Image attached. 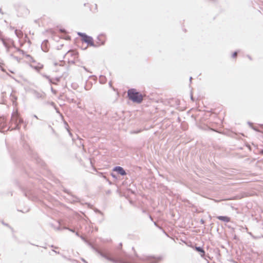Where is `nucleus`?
Listing matches in <instances>:
<instances>
[{"label":"nucleus","instance_id":"48","mask_svg":"<svg viewBox=\"0 0 263 263\" xmlns=\"http://www.w3.org/2000/svg\"><path fill=\"white\" fill-rule=\"evenodd\" d=\"M50 247L53 248L57 249L58 247L54 246V245H51Z\"/></svg>","mask_w":263,"mask_h":263},{"label":"nucleus","instance_id":"6","mask_svg":"<svg viewBox=\"0 0 263 263\" xmlns=\"http://www.w3.org/2000/svg\"><path fill=\"white\" fill-rule=\"evenodd\" d=\"M12 118L15 124V126L13 129L19 130L21 128V124L23 123L24 122L23 119L17 115L13 116V114H12Z\"/></svg>","mask_w":263,"mask_h":263},{"label":"nucleus","instance_id":"10","mask_svg":"<svg viewBox=\"0 0 263 263\" xmlns=\"http://www.w3.org/2000/svg\"><path fill=\"white\" fill-rule=\"evenodd\" d=\"M18 16H25L29 14V10L26 6L20 7L18 9Z\"/></svg>","mask_w":263,"mask_h":263},{"label":"nucleus","instance_id":"45","mask_svg":"<svg viewBox=\"0 0 263 263\" xmlns=\"http://www.w3.org/2000/svg\"><path fill=\"white\" fill-rule=\"evenodd\" d=\"M52 251L53 252H54L55 253H56V254H60V252H59V251H55V250H52Z\"/></svg>","mask_w":263,"mask_h":263},{"label":"nucleus","instance_id":"42","mask_svg":"<svg viewBox=\"0 0 263 263\" xmlns=\"http://www.w3.org/2000/svg\"><path fill=\"white\" fill-rule=\"evenodd\" d=\"M248 124L249 125V126L251 127V126H253V124L252 122L248 121Z\"/></svg>","mask_w":263,"mask_h":263},{"label":"nucleus","instance_id":"19","mask_svg":"<svg viewBox=\"0 0 263 263\" xmlns=\"http://www.w3.org/2000/svg\"><path fill=\"white\" fill-rule=\"evenodd\" d=\"M107 81V79L105 76L101 75L99 77V82L101 84H105Z\"/></svg>","mask_w":263,"mask_h":263},{"label":"nucleus","instance_id":"50","mask_svg":"<svg viewBox=\"0 0 263 263\" xmlns=\"http://www.w3.org/2000/svg\"><path fill=\"white\" fill-rule=\"evenodd\" d=\"M81 259L84 263H88L84 258H82Z\"/></svg>","mask_w":263,"mask_h":263},{"label":"nucleus","instance_id":"60","mask_svg":"<svg viewBox=\"0 0 263 263\" xmlns=\"http://www.w3.org/2000/svg\"><path fill=\"white\" fill-rule=\"evenodd\" d=\"M51 129H52V132H53V133H54V130L53 129V128H51Z\"/></svg>","mask_w":263,"mask_h":263},{"label":"nucleus","instance_id":"34","mask_svg":"<svg viewBox=\"0 0 263 263\" xmlns=\"http://www.w3.org/2000/svg\"><path fill=\"white\" fill-rule=\"evenodd\" d=\"M54 80L57 81V82H60V80H61V77H55L54 78Z\"/></svg>","mask_w":263,"mask_h":263},{"label":"nucleus","instance_id":"40","mask_svg":"<svg viewBox=\"0 0 263 263\" xmlns=\"http://www.w3.org/2000/svg\"><path fill=\"white\" fill-rule=\"evenodd\" d=\"M43 67V66L42 65L41 67L39 69H38L36 66L34 67V68L36 70H39L40 69H42Z\"/></svg>","mask_w":263,"mask_h":263},{"label":"nucleus","instance_id":"47","mask_svg":"<svg viewBox=\"0 0 263 263\" xmlns=\"http://www.w3.org/2000/svg\"><path fill=\"white\" fill-rule=\"evenodd\" d=\"M148 217L149 218V219H151L152 221H153V219L152 216L151 215L148 214Z\"/></svg>","mask_w":263,"mask_h":263},{"label":"nucleus","instance_id":"3","mask_svg":"<svg viewBox=\"0 0 263 263\" xmlns=\"http://www.w3.org/2000/svg\"><path fill=\"white\" fill-rule=\"evenodd\" d=\"M18 186L21 190L24 195L32 201H35L37 198L34 191L30 186L22 185L18 184Z\"/></svg>","mask_w":263,"mask_h":263},{"label":"nucleus","instance_id":"59","mask_svg":"<svg viewBox=\"0 0 263 263\" xmlns=\"http://www.w3.org/2000/svg\"><path fill=\"white\" fill-rule=\"evenodd\" d=\"M54 65L55 66H57V65H58V63H57V62H55V63H54Z\"/></svg>","mask_w":263,"mask_h":263},{"label":"nucleus","instance_id":"63","mask_svg":"<svg viewBox=\"0 0 263 263\" xmlns=\"http://www.w3.org/2000/svg\"><path fill=\"white\" fill-rule=\"evenodd\" d=\"M259 126H260V127H263V124H260V125H259Z\"/></svg>","mask_w":263,"mask_h":263},{"label":"nucleus","instance_id":"58","mask_svg":"<svg viewBox=\"0 0 263 263\" xmlns=\"http://www.w3.org/2000/svg\"><path fill=\"white\" fill-rule=\"evenodd\" d=\"M192 78L191 77L190 78V82H191V81H192Z\"/></svg>","mask_w":263,"mask_h":263},{"label":"nucleus","instance_id":"52","mask_svg":"<svg viewBox=\"0 0 263 263\" xmlns=\"http://www.w3.org/2000/svg\"><path fill=\"white\" fill-rule=\"evenodd\" d=\"M109 85L110 87H112V84H111V81L109 82Z\"/></svg>","mask_w":263,"mask_h":263},{"label":"nucleus","instance_id":"18","mask_svg":"<svg viewBox=\"0 0 263 263\" xmlns=\"http://www.w3.org/2000/svg\"><path fill=\"white\" fill-rule=\"evenodd\" d=\"M33 93L34 96L37 99L42 98L44 97L43 95L35 90L33 91Z\"/></svg>","mask_w":263,"mask_h":263},{"label":"nucleus","instance_id":"11","mask_svg":"<svg viewBox=\"0 0 263 263\" xmlns=\"http://www.w3.org/2000/svg\"><path fill=\"white\" fill-rule=\"evenodd\" d=\"M112 171L116 172L118 174L122 176H124L127 175L126 171L120 166H116L114 167Z\"/></svg>","mask_w":263,"mask_h":263},{"label":"nucleus","instance_id":"24","mask_svg":"<svg viewBox=\"0 0 263 263\" xmlns=\"http://www.w3.org/2000/svg\"><path fill=\"white\" fill-rule=\"evenodd\" d=\"M63 229H66V230H69V231H70V232H71L72 233H74L75 232V230L73 229L67 228V227H64Z\"/></svg>","mask_w":263,"mask_h":263},{"label":"nucleus","instance_id":"61","mask_svg":"<svg viewBox=\"0 0 263 263\" xmlns=\"http://www.w3.org/2000/svg\"><path fill=\"white\" fill-rule=\"evenodd\" d=\"M110 193V191L109 190L107 192V194H109Z\"/></svg>","mask_w":263,"mask_h":263},{"label":"nucleus","instance_id":"8","mask_svg":"<svg viewBox=\"0 0 263 263\" xmlns=\"http://www.w3.org/2000/svg\"><path fill=\"white\" fill-rule=\"evenodd\" d=\"M0 40L2 41L3 45L6 48L7 52H8L9 51L10 44H14V41L10 38L4 39L2 37H0Z\"/></svg>","mask_w":263,"mask_h":263},{"label":"nucleus","instance_id":"12","mask_svg":"<svg viewBox=\"0 0 263 263\" xmlns=\"http://www.w3.org/2000/svg\"><path fill=\"white\" fill-rule=\"evenodd\" d=\"M7 126V123L6 118L4 116H0V132H4Z\"/></svg>","mask_w":263,"mask_h":263},{"label":"nucleus","instance_id":"35","mask_svg":"<svg viewBox=\"0 0 263 263\" xmlns=\"http://www.w3.org/2000/svg\"><path fill=\"white\" fill-rule=\"evenodd\" d=\"M13 58H14V59L15 60H16V61H17L18 62H20V60H21V59H20V58H18V57H16V56H14V57H13Z\"/></svg>","mask_w":263,"mask_h":263},{"label":"nucleus","instance_id":"39","mask_svg":"<svg viewBox=\"0 0 263 263\" xmlns=\"http://www.w3.org/2000/svg\"><path fill=\"white\" fill-rule=\"evenodd\" d=\"M200 222L201 224H203L205 223V221L203 219H201L200 220Z\"/></svg>","mask_w":263,"mask_h":263},{"label":"nucleus","instance_id":"33","mask_svg":"<svg viewBox=\"0 0 263 263\" xmlns=\"http://www.w3.org/2000/svg\"><path fill=\"white\" fill-rule=\"evenodd\" d=\"M59 31L61 32H62V33H64L66 32V30L64 29V28H60L59 29Z\"/></svg>","mask_w":263,"mask_h":263},{"label":"nucleus","instance_id":"51","mask_svg":"<svg viewBox=\"0 0 263 263\" xmlns=\"http://www.w3.org/2000/svg\"><path fill=\"white\" fill-rule=\"evenodd\" d=\"M57 229L58 230H61L62 229V228L60 227H58V228H57Z\"/></svg>","mask_w":263,"mask_h":263},{"label":"nucleus","instance_id":"23","mask_svg":"<svg viewBox=\"0 0 263 263\" xmlns=\"http://www.w3.org/2000/svg\"><path fill=\"white\" fill-rule=\"evenodd\" d=\"M71 196L74 198V199L72 201V202H80V199L75 196L71 195Z\"/></svg>","mask_w":263,"mask_h":263},{"label":"nucleus","instance_id":"37","mask_svg":"<svg viewBox=\"0 0 263 263\" xmlns=\"http://www.w3.org/2000/svg\"><path fill=\"white\" fill-rule=\"evenodd\" d=\"M13 48H14L17 51V52H20V50H21V49H20L18 47H16L15 46H13Z\"/></svg>","mask_w":263,"mask_h":263},{"label":"nucleus","instance_id":"54","mask_svg":"<svg viewBox=\"0 0 263 263\" xmlns=\"http://www.w3.org/2000/svg\"><path fill=\"white\" fill-rule=\"evenodd\" d=\"M33 117H34V118H35L36 119H39L38 117H37V116L35 115H33Z\"/></svg>","mask_w":263,"mask_h":263},{"label":"nucleus","instance_id":"22","mask_svg":"<svg viewBox=\"0 0 263 263\" xmlns=\"http://www.w3.org/2000/svg\"><path fill=\"white\" fill-rule=\"evenodd\" d=\"M78 139L79 141V145L80 146H82L83 147V148H84V145L83 142H82L83 141V140L82 138H80L79 137H78Z\"/></svg>","mask_w":263,"mask_h":263},{"label":"nucleus","instance_id":"62","mask_svg":"<svg viewBox=\"0 0 263 263\" xmlns=\"http://www.w3.org/2000/svg\"><path fill=\"white\" fill-rule=\"evenodd\" d=\"M83 68H84L85 70H87V69H86V68L85 66H84V67H83Z\"/></svg>","mask_w":263,"mask_h":263},{"label":"nucleus","instance_id":"16","mask_svg":"<svg viewBox=\"0 0 263 263\" xmlns=\"http://www.w3.org/2000/svg\"><path fill=\"white\" fill-rule=\"evenodd\" d=\"M216 217L217 219L225 222H231V217L228 216H217Z\"/></svg>","mask_w":263,"mask_h":263},{"label":"nucleus","instance_id":"1","mask_svg":"<svg viewBox=\"0 0 263 263\" xmlns=\"http://www.w3.org/2000/svg\"><path fill=\"white\" fill-rule=\"evenodd\" d=\"M96 252L102 257L113 263H158L163 259L161 256L139 257L137 253H135V257L133 256L122 249V242L119 243L112 252L97 250Z\"/></svg>","mask_w":263,"mask_h":263},{"label":"nucleus","instance_id":"36","mask_svg":"<svg viewBox=\"0 0 263 263\" xmlns=\"http://www.w3.org/2000/svg\"><path fill=\"white\" fill-rule=\"evenodd\" d=\"M49 81V83H50V85H52L53 84H54V82L53 81L52 79L50 78V80H48Z\"/></svg>","mask_w":263,"mask_h":263},{"label":"nucleus","instance_id":"25","mask_svg":"<svg viewBox=\"0 0 263 263\" xmlns=\"http://www.w3.org/2000/svg\"><path fill=\"white\" fill-rule=\"evenodd\" d=\"M238 52V51H234V52L232 53V57L233 58H236V57H237V54Z\"/></svg>","mask_w":263,"mask_h":263},{"label":"nucleus","instance_id":"44","mask_svg":"<svg viewBox=\"0 0 263 263\" xmlns=\"http://www.w3.org/2000/svg\"><path fill=\"white\" fill-rule=\"evenodd\" d=\"M190 97H191V100H192L193 101H194L195 99H194V98H193V94H192V93H191Z\"/></svg>","mask_w":263,"mask_h":263},{"label":"nucleus","instance_id":"7","mask_svg":"<svg viewBox=\"0 0 263 263\" xmlns=\"http://www.w3.org/2000/svg\"><path fill=\"white\" fill-rule=\"evenodd\" d=\"M106 41V35L104 34L101 33L98 35L97 41L95 45L97 46V48L105 45Z\"/></svg>","mask_w":263,"mask_h":263},{"label":"nucleus","instance_id":"4","mask_svg":"<svg viewBox=\"0 0 263 263\" xmlns=\"http://www.w3.org/2000/svg\"><path fill=\"white\" fill-rule=\"evenodd\" d=\"M24 148L27 151L28 154L30 156L31 159L35 162V163L43 165V161L38 156L37 154L31 149V148L28 145H24Z\"/></svg>","mask_w":263,"mask_h":263},{"label":"nucleus","instance_id":"28","mask_svg":"<svg viewBox=\"0 0 263 263\" xmlns=\"http://www.w3.org/2000/svg\"><path fill=\"white\" fill-rule=\"evenodd\" d=\"M71 86L73 89H76L77 88V84L72 83L71 84Z\"/></svg>","mask_w":263,"mask_h":263},{"label":"nucleus","instance_id":"26","mask_svg":"<svg viewBox=\"0 0 263 263\" xmlns=\"http://www.w3.org/2000/svg\"><path fill=\"white\" fill-rule=\"evenodd\" d=\"M251 128L257 132H260V130L257 127H256L255 126H251Z\"/></svg>","mask_w":263,"mask_h":263},{"label":"nucleus","instance_id":"56","mask_svg":"<svg viewBox=\"0 0 263 263\" xmlns=\"http://www.w3.org/2000/svg\"><path fill=\"white\" fill-rule=\"evenodd\" d=\"M248 57L250 60H252V58L250 55H248Z\"/></svg>","mask_w":263,"mask_h":263},{"label":"nucleus","instance_id":"27","mask_svg":"<svg viewBox=\"0 0 263 263\" xmlns=\"http://www.w3.org/2000/svg\"><path fill=\"white\" fill-rule=\"evenodd\" d=\"M42 76L43 77L45 78L48 80H50V77L49 76H48V75H47L46 74H42Z\"/></svg>","mask_w":263,"mask_h":263},{"label":"nucleus","instance_id":"30","mask_svg":"<svg viewBox=\"0 0 263 263\" xmlns=\"http://www.w3.org/2000/svg\"><path fill=\"white\" fill-rule=\"evenodd\" d=\"M63 191H64L65 193H67V194H69V195H71V193L69 192V191L68 190H67V189H64V190H63Z\"/></svg>","mask_w":263,"mask_h":263},{"label":"nucleus","instance_id":"41","mask_svg":"<svg viewBox=\"0 0 263 263\" xmlns=\"http://www.w3.org/2000/svg\"><path fill=\"white\" fill-rule=\"evenodd\" d=\"M208 128L210 130H212V131H214L215 132H217V129H214L211 128H210L209 127H208Z\"/></svg>","mask_w":263,"mask_h":263},{"label":"nucleus","instance_id":"53","mask_svg":"<svg viewBox=\"0 0 263 263\" xmlns=\"http://www.w3.org/2000/svg\"><path fill=\"white\" fill-rule=\"evenodd\" d=\"M15 34H16V35L17 36H18V34H17V30H15Z\"/></svg>","mask_w":263,"mask_h":263},{"label":"nucleus","instance_id":"49","mask_svg":"<svg viewBox=\"0 0 263 263\" xmlns=\"http://www.w3.org/2000/svg\"><path fill=\"white\" fill-rule=\"evenodd\" d=\"M2 223L5 225V226H6L7 227H9V224L8 223H5L4 222H3Z\"/></svg>","mask_w":263,"mask_h":263},{"label":"nucleus","instance_id":"14","mask_svg":"<svg viewBox=\"0 0 263 263\" xmlns=\"http://www.w3.org/2000/svg\"><path fill=\"white\" fill-rule=\"evenodd\" d=\"M193 248L195 251H196L197 252H198V253H200L201 257L205 258V252L204 249L203 248V247H200V246H199V247L195 246V247H193Z\"/></svg>","mask_w":263,"mask_h":263},{"label":"nucleus","instance_id":"17","mask_svg":"<svg viewBox=\"0 0 263 263\" xmlns=\"http://www.w3.org/2000/svg\"><path fill=\"white\" fill-rule=\"evenodd\" d=\"M80 238H81V239L84 241L85 242V243H87L89 246H90L96 252V250H100L99 249H97L95 247H93L92 246V245L88 241V240L86 239V238L83 236V235H81L80 236Z\"/></svg>","mask_w":263,"mask_h":263},{"label":"nucleus","instance_id":"64","mask_svg":"<svg viewBox=\"0 0 263 263\" xmlns=\"http://www.w3.org/2000/svg\"><path fill=\"white\" fill-rule=\"evenodd\" d=\"M262 227H261V229H263V223H262Z\"/></svg>","mask_w":263,"mask_h":263},{"label":"nucleus","instance_id":"5","mask_svg":"<svg viewBox=\"0 0 263 263\" xmlns=\"http://www.w3.org/2000/svg\"><path fill=\"white\" fill-rule=\"evenodd\" d=\"M78 34L81 37L82 42L86 43L88 46L97 48V46L95 45V42L92 36L88 35L85 33L83 32H78Z\"/></svg>","mask_w":263,"mask_h":263},{"label":"nucleus","instance_id":"32","mask_svg":"<svg viewBox=\"0 0 263 263\" xmlns=\"http://www.w3.org/2000/svg\"><path fill=\"white\" fill-rule=\"evenodd\" d=\"M20 53H21L22 54L25 55V54H27L26 53L25 51L24 50H22V49L20 50Z\"/></svg>","mask_w":263,"mask_h":263},{"label":"nucleus","instance_id":"55","mask_svg":"<svg viewBox=\"0 0 263 263\" xmlns=\"http://www.w3.org/2000/svg\"><path fill=\"white\" fill-rule=\"evenodd\" d=\"M68 132H69V135H70V136H72V134H71V133L70 132H69V130H68Z\"/></svg>","mask_w":263,"mask_h":263},{"label":"nucleus","instance_id":"29","mask_svg":"<svg viewBox=\"0 0 263 263\" xmlns=\"http://www.w3.org/2000/svg\"><path fill=\"white\" fill-rule=\"evenodd\" d=\"M110 175H111V176H112V178H115L116 179H117V175L115 173H111Z\"/></svg>","mask_w":263,"mask_h":263},{"label":"nucleus","instance_id":"9","mask_svg":"<svg viewBox=\"0 0 263 263\" xmlns=\"http://www.w3.org/2000/svg\"><path fill=\"white\" fill-rule=\"evenodd\" d=\"M70 54L71 57H73V60H68V63L69 64H74L76 62V59L78 58V52L76 51L73 50H69L65 55L64 57L66 56L67 55Z\"/></svg>","mask_w":263,"mask_h":263},{"label":"nucleus","instance_id":"2","mask_svg":"<svg viewBox=\"0 0 263 263\" xmlns=\"http://www.w3.org/2000/svg\"><path fill=\"white\" fill-rule=\"evenodd\" d=\"M127 98L133 103L140 104L143 101V96L142 93L137 91L135 88H129L127 90Z\"/></svg>","mask_w":263,"mask_h":263},{"label":"nucleus","instance_id":"46","mask_svg":"<svg viewBox=\"0 0 263 263\" xmlns=\"http://www.w3.org/2000/svg\"><path fill=\"white\" fill-rule=\"evenodd\" d=\"M74 233L76 234V235L77 236H78V237H80V236H81V235L79 234V233H78V232H76V231H75Z\"/></svg>","mask_w":263,"mask_h":263},{"label":"nucleus","instance_id":"31","mask_svg":"<svg viewBox=\"0 0 263 263\" xmlns=\"http://www.w3.org/2000/svg\"><path fill=\"white\" fill-rule=\"evenodd\" d=\"M51 91L53 93V94H56L57 93V90L54 89L52 87H51Z\"/></svg>","mask_w":263,"mask_h":263},{"label":"nucleus","instance_id":"20","mask_svg":"<svg viewBox=\"0 0 263 263\" xmlns=\"http://www.w3.org/2000/svg\"><path fill=\"white\" fill-rule=\"evenodd\" d=\"M25 57L30 61L32 63H35V61L33 59V57L30 54H25Z\"/></svg>","mask_w":263,"mask_h":263},{"label":"nucleus","instance_id":"15","mask_svg":"<svg viewBox=\"0 0 263 263\" xmlns=\"http://www.w3.org/2000/svg\"><path fill=\"white\" fill-rule=\"evenodd\" d=\"M48 44V40H45L43 42V43L41 45V49L45 52H47L49 50Z\"/></svg>","mask_w":263,"mask_h":263},{"label":"nucleus","instance_id":"38","mask_svg":"<svg viewBox=\"0 0 263 263\" xmlns=\"http://www.w3.org/2000/svg\"><path fill=\"white\" fill-rule=\"evenodd\" d=\"M99 175H100V176L106 179V177H105V175L103 174V173H99Z\"/></svg>","mask_w":263,"mask_h":263},{"label":"nucleus","instance_id":"13","mask_svg":"<svg viewBox=\"0 0 263 263\" xmlns=\"http://www.w3.org/2000/svg\"><path fill=\"white\" fill-rule=\"evenodd\" d=\"M227 227L231 230V234L233 236V240L235 241V243H237L240 240V239L235 233V229L230 225H227Z\"/></svg>","mask_w":263,"mask_h":263},{"label":"nucleus","instance_id":"21","mask_svg":"<svg viewBox=\"0 0 263 263\" xmlns=\"http://www.w3.org/2000/svg\"><path fill=\"white\" fill-rule=\"evenodd\" d=\"M10 96L11 99L13 102V104H14L17 100V97L16 96H15L14 95H12V93L10 94Z\"/></svg>","mask_w":263,"mask_h":263},{"label":"nucleus","instance_id":"57","mask_svg":"<svg viewBox=\"0 0 263 263\" xmlns=\"http://www.w3.org/2000/svg\"><path fill=\"white\" fill-rule=\"evenodd\" d=\"M13 46H15L14 44H10V47H13Z\"/></svg>","mask_w":263,"mask_h":263},{"label":"nucleus","instance_id":"43","mask_svg":"<svg viewBox=\"0 0 263 263\" xmlns=\"http://www.w3.org/2000/svg\"><path fill=\"white\" fill-rule=\"evenodd\" d=\"M153 222H154V225H155V226H156L157 227L159 228V229H161V227H159V226L157 224V223H156V222H155V221H153Z\"/></svg>","mask_w":263,"mask_h":263}]
</instances>
